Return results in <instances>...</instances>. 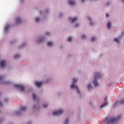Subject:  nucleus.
<instances>
[{
    "instance_id": "obj_1",
    "label": "nucleus",
    "mask_w": 124,
    "mask_h": 124,
    "mask_svg": "<svg viewBox=\"0 0 124 124\" xmlns=\"http://www.w3.org/2000/svg\"><path fill=\"white\" fill-rule=\"evenodd\" d=\"M121 118V116H118V118H107L105 120H103V122L104 123H105V122H107V124H114V123H116L118 120H119V119Z\"/></svg>"
},
{
    "instance_id": "obj_2",
    "label": "nucleus",
    "mask_w": 124,
    "mask_h": 124,
    "mask_svg": "<svg viewBox=\"0 0 124 124\" xmlns=\"http://www.w3.org/2000/svg\"><path fill=\"white\" fill-rule=\"evenodd\" d=\"M76 82H77V79H76V78H74L73 81V84L71 85V89H76V90H77L78 93H80V91H79V89L78 88V87H77L75 84L76 83Z\"/></svg>"
},
{
    "instance_id": "obj_3",
    "label": "nucleus",
    "mask_w": 124,
    "mask_h": 124,
    "mask_svg": "<svg viewBox=\"0 0 124 124\" xmlns=\"http://www.w3.org/2000/svg\"><path fill=\"white\" fill-rule=\"evenodd\" d=\"M62 113H63V110H62V109H60L59 110H57L56 111H54L53 112V115L54 116H59L60 115H62Z\"/></svg>"
},
{
    "instance_id": "obj_4",
    "label": "nucleus",
    "mask_w": 124,
    "mask_h": 124,
    "mask_svg": "<svg viewBox=\"0 0 124 124\" xmlns=\"http://www.w3.org/2000/svg\"><path fill=\"white\" fill-rule=\"evenodd\" d=\"M15 87L16 88H17V89H19L20 91H25V87L22 85L16 84L15 85Z\"/></svg>"
},
{
    "instance_id": "obj_5",
    "label": "nucleus",
    "mask_w": 124,
    "mask_h": 124,
    "mask_svg": "<svg viewBox=\"0 0 124 124\" xmlns=\"http://www.w3.org/2000/svg\"><path fill=\"white\" fill-rule=\"evenodd\" d=\"M6 65V62L4 61H2L0 62V66L1 68H3Z\"/></svg>"
},
{
    "instance_id": "obj_6",
    "label": "nucleus",
    "mask_w": 124,
    "mask_h": 124,
    "mask_svg": "<svg viewBox=\"0 0 124 124\" xmlns=\"http://www.w3.org/2000/svg\"><path fill=\"white\" fill-rule=\"evenodd\" d=\"M36 87H38V88L41 87L42 86V84H43V81H41V82H38L37 81L35 83Z\"/></svg>"
},
{
    "instance_id": "obj_7",
    "label": "nucleus",
    "mask_w": 124,
    "mask_h": 124,
    "mask_svg": "<svg viewBox=\"0 0 124 124\" xmlns=\"http://www.w3.org/2000/svg\"><path fill=\"white\" fill-rule=\"evenodd\" d=\"M77 17H74V18H72V17H69V19L70 22H72V23H74V22H75V21H77Z\"/></svg>"
},
{
    "instance_id": "obj_8",
    "label": "nucleus",
    "mask_w": 124,
    "mask_h": 124,
    "mask_svg": "<svg viewBox=\"0 0 124 124\" xmlns=\"http://www.w3.org/2000/svg\"><path fill=\"white\" fill-rule=\"evenodd\" d=\"M94 77L95 78H99L101 77V75L99 73H95Z\"/></svg>"
},
{
    "instance_id": "obj_9",
    "label": "nucleus",
    "mask_w": 124,
    "mask_h": 124,
    "mask_svg": "<svg viewBox=\"0 0 124 124\" xmlns=\"http://www.w3.org/2000/svg\"><path fill=\"white\" fill-rule=\"evenodd\" d=\"M68 3L70 5H74V4H75L76 2L74 0H69L68 1Z\"/></svg>"
},
{
    "instance_id": "obj_10",
    "label": "nucleus",
    "mask_w": 124,
    "mask_h": 124,
    "mask_svg": "<svg viewBox=\"0 0 124 124\" xmlns=\"http://www.w3.org/2000/svg\"><path fill=\"white\" fill-rule=\"evenodd\" d=\"M16 22V24H21L22 23V20L20 17H17Z\"/></svg>"
},
{
    "instance_id": "obj_11",
    "label": "nucleus",
    "mask_w": 124,
    "mask_h": 124,
    "mask_svg": "<svg viewBox=\"0 0 124 124\" xmlns=\"http://www.w3.org/2000/svg\"><path fill=\"white\" fill-rule=\"evenodd\" d=\"M93 83L94 84V85L95 86V87H97L98 86V82H97V80H94L93 81Z\"/></svg>"
},
{
    "instance_id": "obj_12",
    "label": "nucleus",
    "mask_w": 124,
    "mask_h": 124,
    "mask_svg": "<svg viewBox=\"0 0 124 124\" xmlns=\"http://www.w3.org/2000/svg\"><path fill=\"white\" fill-rule=\"evenodd\" d=\"M10 27V25H9L6 26L4 28V31H8V29H9Z\"/></svg>"
},
{
    "instance_id": "obj_13",
    "label": "nucleus",
    "mask_w": 124,
    "mask_h": 124,
    "mask_svg": "<svg viewBox=\"0 0 124 124\" xmlns=\"http://www.w3.org/2000/svg\"><path fill=\"white\" fill-rule=\"evenodd\" d=\"M26 109H27V108L26 107L21 106V111H25Z\"/></svg>"
},
{
    "instance_id": "obj_14",
    "label": "nucleus",
    "mask_w": 124,
    "mask_h": 124,
    "mask_svg": "<svg viewBox=\"0 0 124 124\" xmlns=\"http://www.w3.org/2000/svg\"><path fill=\"white\" fill-rule=\"evenodd\" d=\"M107 105H108V103H106L101 106V108H103L104 107H105V106H107Z\"/></svg>"
},
{
    "instance_id": "obj_15",
    "label": "nucleus",
    "mask_w": 124,
    "mask_h": 124,
    "mask_svg": "<svg viewBox=\"0 0 124 124\" xmlns=\"http://www.w3.org/2000/svg\"><path fill=\"white\" fill-rule=\"evenodd\" d=\"M47 45V46H52V45H53V43L52 42H48Z\"/></svg>"
},
{
    "instance_id": "obj_16",
    "label": "nucleus",
    "mask_w": 124,
    "mask_h": 124,
    "mask_svg": "<svg viewBox=\"0 0 124 124\" xmlns=\"http://www.w3.org/2000/svg\"><path fill=\"white\" fill-rule=\"evenodd\" d=\"M110 27H111V23L108 22L107 25V28L108 29H110Z\"/></svg>"
},
{
    "instance_id": "obj_17",
    "label": "nucleus",
    "mask_w": 124,
    "mask_h": 124,
    "mask_svg": "<svg viewBox=\"0 0 124 124\" xmlns=\"http://www.w3.org/2000/svg\"><path fill=\"white\" fill-rule=\"evenodd\" d=\"M119 103L120 104H124V99L121 100Z\"/></svg>"
},
{
    "instance_id": "obj_18",
    "label": "nucleus",
    "mask_w": 124,
    "mask_h": 124,
    "mask_svg": "<svg viewBox=\"0 0 124 124\" xmlns=\"http://www.w3.org/2000/svg\"><path fill=\"white\" fill-rule=\"evenodd\" d=\"M32 96H33V98L34 100H35V99H36V95H35V94H34V93H33Z\"/></svg>"
},
{
    "instance_id": "obj_19",
    "label": "nucleus",
    "mask_w": 124,
    "mask_h": 124,
    "mask_svg": "<svg viewBox=\"0 0 124 124\" xmlns=\"http://www.w3.org/2000/svg\"><path fill=\"white\" fill-rule=\"evenodd\" d=\"M96 39V38L93 37L91 39V41H92V42H93V41H94V40H95Z\"/></svg>"
},
{
    "instance_id": "obj_20",
    "label": "nucleus",
    "mask_w": 124,
    "mask_h": 124,
    "mask_svg": "<svg viewBox=\"0 0 124 124\" xmlns=\"http://www.w3.org/2000/svg\"><path fill=\"white\" fill-rule=\"evenodd\" d=\"M88 88L89 90H91V89H92V84H88Z\"/></svg>"
},
{
    "instance_id": "obj_21",
    "label": "nucleus",
    "mask_w": 124,
    "mask_h": 124,
    "mask_svg": "<svg viewBox=\"0 0 124 124\" xmlns=\"http://www.w3.org/2000/svg\"><path fill=\"white\" fill-rule=\"evenodd\" d=\"M114 41H115V42L119 43V38H115L114 39Z\"/></svg>"
},
{
    "instance_id": "obj_22",
    "label": "nucleus",
    "mask_w": 124,
    "mask_h": 124,
    "mask_svg": "<svg viewBox=\"0 0 124 124\" xmlns=\"http://www.w3.org/2000/svg\"><path fill=\"white\" fill-rule=\"evenodd\" d=\"M67 40H68V42H70V41H71V40H72L71 37H69L68 38Z\"/></svg>"
},
{
    "instance_id": "obj_23",
    "label": "nucleus",
    "mask_w": 124,
    "mask_h": 124,
    "mask_svg": "<svg viewBox=\"0 0 124 124\" xmlns=\"http://www.w3.org/2000/svg\"><path fill=\"white\" fill-rule=\"evenodd\" d=\"M39 20H40V18H39V17L36 18V22H39Z\"/></svg>"
},
{
    "instance_id": "obj_24",
    "label": "nucleus",
    "mask_w": 124,
    "mask_h": 124,
    "mask_svg": "<svg viewBox=\"0 0 124 124\" xmlns=\"http://www.w3.org/2000/svg\"><path fill=\"white\" fill-rule=\"evenodd\" d=\"M19 57H20V55H15V59H17V58H19Z\"/></svg>"
},
{
    "instance_id": "obj_25",
    "label": "nucleus",
    "mask_w": 124,
    "mask_h": 124,
    "mask_svg": "<svg viewBox=\"0 0 124 124\" xmlns=\"http://www.w3.org/2000/svg\"><path fill=\"white\" fill-rule=\"evenodd\" d=\"M81 38H82V39L86 38V35H82Z\"/></svg>"
},
{
    "instance_id": "obj_26",
    "label": "nucleus",
    "mask_w": 124,
    "mask_h": 124,
    "mask_svg": "<svg viewBox=\"0 0 124 124\" xmlns=\"http://www.w3.org/2000/svg\"><path fill=\"white\" fill-rule=\"evenodd\" d=\"M68 124V119H66L64 122V124Z\"/></svg>"
},
{
    "instance_id": "obj_27",
    "label": "nucleus",
    "mask_w": 124,
    "mask_h": 124,
    "mask_svg": "<svg viewBox=\"0 0 124 124\" xmlns=\"http://www.w3.org/2000/svg\"><path fill=\"white\" fill-rule=\"evenodd\" d=\"M43 106H44V108H46V107H48V105H46V104H44L43 105Z\"/></svg>"
},
{
    "instance_id": "obj_28",
    "label": "nucleus",
    "mask_w": 124,
    "mask_h": 124,
    "mask_svg": "<svg viewBox=\"0 0 124 124\" xmlns=\"http://www.w3.org/2000/svg\"><path fill=\"white\" fill-rule=\"evenodd\" d=\"M89 20H90V24H91V25H93V22H92V20H91V18H89Z\"/></svg>"
},
{
    "instance_id": "obj_29",
    "label": "nucleus",
    "mask_w": 124,
    "mask_h": 124,
    "mask_svg": "<svg viewBox=\"0 0 124 124\" xmlns=\"http://www.w3.org/2000/svg\"><path fill=\"white\" fill-rule=\"evenodd\" d=\"M46 35H49V34H50V32H46Z\"/></svg>"
},
{
    "instance_id": "obj_30",
    "label": "nucleus",
    "mask_w": 124,
    "mask_h": 124,
    "mask_svg": "<svg viewBox=\"0 0 124 124\" xmlns=\"http://www.w3.org/2000/svg\"><path fill=\"white\" fill-rule=\"evenodd\" d=\"M3 79V78L2 77H0V81H1Z\"/></svg>"
},
{
    "instance_id": "obj_31",
    "label": "nucleus",
    "mask_w": 124,
    "mask_h": 124,
    "mask_svg": "<svg viewBox=\"0 0 124 124\" xmlns=\"http://www.w3.org/2000/svg\"><path fill=\"white\" fill-rule=\"evenodd\" d=\"M106 17H107V18H108V17H109V14H107L106 15Z\"/></svg>"
},
{
    "instance_id": "obj_32",
    "label": "nucleus",
    "mask_w": 124,
    "mask_h": 124,
    "mask_svg": "<svg viewBox=\"0 0 124 124\" xmlns=\"http://www.w3.org/2000/svg\"><path fill=\"white\" fill-rule=\"evenodd\" d=\"M20 111H16V113L17 114V115H19V114H20Z\"/></svg>"
},
{
    "instance_id": "obj_33",
    "label": "nucleus",
    "mask_w": 124,
    "mask_h": 124,
    "mask_svg": "<svg viewBox=\"0 0 124 124\" xmlns=\"http://www.w3.org/2000/svg\"><path fill=\"white\" fill-rule=\"evenodd\" d=\"M78 26H79V24H76L75 28H77V27H78Z\"/></svg>"
},
{
    "instance_id": "obj_34",
    "label": "nucleus",
    "mask_w": 124,
    "mask_h": 124,
    "mask_svg": "<svg viewBox=\"0 0 124 124\" xmlns=\"http://www.w3.org/2000/svg\"><path fill=\"white\" fill-rule=\"evenodd\" d=\"M0 106H2V104L0 102Z\"/></svg>"
},
{
    "instance_id": "obj_35",
    "label": "nucleus",
    "mask_w": 124,
    "mask_h": 124,
    "mask_svg": "<svg viewBox=\"0 0 124 124\" xmlns=\"http://www.w3.org/2000/svg\"><path fill=\"white\" fill-rule=\"evenodd\" d=\"M86 0H81V2H84Z\"/></svg>"
},
{
    "instance_id": "obj_36",
    "label": "nucleus",
    "mask_w": 124,
    "mask_h": 124,
    "mask_svg": "<svg viewBox=\"0 0 124 124\" xmlns=\"http://www.w3.org/2000/svg\"><path fill=\"white\" fill-rule=\"evenodd\" d=\"M107 5H109V2L107 3Z\"/></svg>"
},
{
    "instance_id": "obj_37",
    "label": "nucleus",
    "mask_w": 124,
    "mask_h": 124,
    "mask_svg": "<svg viewBox=\"0 0 124 124\" xmlns=\"http://www.w3.org/2000/svg\"><path fill=\"white\" fill-rule=\"evenodd\" d=\"M122 1L124 2V0H122Z\"/></svg>"
},
{
    "instance_id": "obj_38",
    "label": "nucleus",
    "mask_w": 124,
    "mask_h": 124,
    "mask_svg": "<svg viewBox=\"0 0 124 124\" xmlns=\"http://www.w3.org/2000/svg\"><path fill=\"white\" fill-rule=\"evenodd\" d=\"M1 123V121H0V124Z\"/></svg>"
},
{
    "instance_id": "obj_39",
    "label": "nucleus",
    "mask_w": 124,
    "mask_h": 124,
    "mask_svg": "<svg viewBox=\"0 0 124 124\" xmlns=\"http://www.w3.org/2000/svg\"><path fill=\"white\" fill-rule=\"evenodd\" d=\"M40 41V40L38 41L39 42Z\"/></svg>"
}]
</instances>
